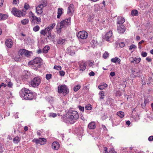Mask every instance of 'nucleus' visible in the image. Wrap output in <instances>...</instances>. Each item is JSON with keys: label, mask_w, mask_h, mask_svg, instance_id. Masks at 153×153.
Here are the masks:
<instances>
[{"label": "nucleus", "mask_w": 153, "mask_h": 153, "mask_svg": "<svg viewBox=\"0 0 153 153\" xmlns=\"http://www.w3.org/2000/svg\"><path fill=\"white\" fill-rule=\"evenodd\" d=\"M88 75L90 76H93L94 75L95 73L93 71H92L89 73Z\"/></svg>", "instance_id": "0e129e2a"}, {"label": "nucleus", "mask_w": 153, "mask_h": 153, "mask_svg": "<svg viewBox=\"0 0 153 153\" xmlns=\"http://www.w3.org/2000/svg\"><path fill=\"white\" fill-rule=\"evenodd\" d=\"M85 108L86 109L89 110H91L92 108L91 105L90 104L88 105H86L85 107Z\"/></svg>", "instance_id": "09e8293b"}, {"label": "nucleus", "mask_w": 153, "mask_h": 153, "mask_svg": "<svg viewBox=\"0 0 153 153\" xmlns=\"http://www.w3.org/2000/svg\"><path fill=\"white\" fill-rule=\"evenodd\" d=\"M29 22V20L27 19H25L21 21V23L23 25H25L27 24Z\"/></svg>", "instance_id": "2f4dec72"}, {"label": "nucleus", "mask_w": 153, "mask_h": 153, "mask_svg": "<svg viewBox=\"0 0 153 153\" xmlns=\"http://www.w3.org/2000/svg\"><path fill=\"white\" fill-rule=\"evenodd\" d=\"M32 20L33 21H36L38 22H41V19L40 18H38L36 16L34 18L32 19Z\"/></svg>", "instance_id": "72a5a7b5"}, {"label": "nucleus", "mask_w": 153, "mask_h": 153, "mask_svg": "<svg viewBox=\"0 0 153 153\" xmlns=\"http://www.w3.org/2000/svg\"><path fill=\"white\" fill-rule=\"evenodd\" d=\"M5 44L6 46L9 48H10L12 46L13 42L11 39H9L6 40Z\"/></svg>", "instance_id": "f3484780"}, {"label": "nucleus", "mask_w": 153, "mask_h": 153, "mask_svg": "<svg viewBox=\"0 0 153 153\" xmlns=\"http://www.w3.org/2000/svg\"><path fill=\"white\" fill-rule=\"evenodd\" d=\"M44 5H44L43 4H40L39 5L38 7L40 8V10H42L43 7L44 6Z\"/></svg>", "instance_id": "338daca9"}, {"label": "nucleus", "mask_w": 153, "mask_h": 153, "mask_svg": "<svg viewBox=\"0 0 153 153\" xmlns=\"http://www.w3.org/2000/svg\"><path fill=\"white\" fill-rule=\"evenodd\" d=\"M80 88V86L79 85H77L74 88V91H77Z\"/></svg>", "instance_id": "4c0bfd02"}, {"label": "nucleus", "mask_w": 153, "mask_h": 153, "mask_svg": "<svg viewBox=\"0 0 153 153\" xmlns=\"http://www.w3.org/2000/svg\"><path fill=\"white\" fill-rule=\"evenodd\" d=\"M62 10H58L57 18L59 19L60 16L63 13Z\"/></svg>", "instance_id": "473e14b6"}, {"label": "nucleus", "mask_w": 153, "mask_h": 153, "mask_svg": "<svg viewBox=\"0 0 153 153\" xmlns=\"http://www.w3.org/2000/svg\"><path fill=\"white\" fill-rule=\"evenodd\" d=\"M117 114L121 118H123L124 116V113L123 111H119L117 113Z\"/></svg>", "instance_id": "c85d7f7f"}, {"label": "nucleus", "mask_w": 153, "mask_h": 153, "mask_svg": "<svg viewBox=\"0 0 153 153\" xmlns=\"http://www.w3.org/2000/svg\"><path fill=\"white\" fill-rule=\"evenodd\" d=\"M53 68L57 70L60 71L61 69L62 68L60 66L55 65Z\"/></svg>", "instance_id": "79ce46f5"}, {"label": "nucleus", "mask_w": 153, "mask_h": 153, "mask_svg": "<svg viewBox=\"0 0 153 153\" xmlns=\"http://www.w3.org/2000/svg\"><path fill=\"white\" fill-rule=\"evenodd\" d=\"M59 147V144L57 142H53L52 145V148L55 150H58Z\"/></svg>", "instance_id": "dca6fc26"}, {"label": "nucleus", "mask_w": 153, "mask_h": 153, "mask_svg": "<svg viewBox=\"0 0 153 153\" xmlns=\"http://www.w3.org/2000/svg\"><path fill=\"white\" fill-rule=\"evenodd\" d=\"M131 59H132V60L131 61V62L133 63L134 64H138L141 61V59L140 58L132 57Z\"/></svg>", "instance_id": "2eb2a0df"}, {"label": "nucleus", "mask_w": 153, "mask_h": 153, "mask_svg": "<svg viewBox=\"0 0 153 153\" xmlns=\"http://www.w3.org/2000/svg\"><path fill=\"white\" fill-rule=\"evenodd\" d=\"M88 127L90 129H94L96 128V124L95 122H92L88 125Z\"/></svg>", "instance_id": "a211bd4d"}, {"label": "nucleus", "mask_w": 153, "mask_h": 153, "mask_svg": "<svg viewBox=\"0 0 153 153\" xmlns=\"http://www.w3.org/2000/svg\"><path fill=\"white\" fill-rule=\"evenodd\" d=\"M66 20H65L61 21L59 23H58L56 29H57V33H60L61 32V29L62 28H64L67 27V26L70 25L71 22V17H69Z\"/></svg>", "instance_id": "20e7f679"}, {"label": "nucleus", "mask_w": 153, "mask_h": 153, "mask_svg": "<svg viewBox=\"0 0 153 153\" xmlns=\"http://www.w3.org/2000/svg\"><path fill=\"white\" fill-rule=\"evenodd\" d=\"M4 151L3 147L0 144V153H2Z\"/></svg>", "instance_id": "69168bd1"}, {"label": "nucleus", "mask_w": 153, "mask_h": 153, "mask_svg": "<svg viewBox=\"0 0 153 153\" xmlns=\"http://www.w3.org/2000/svg\"><path fill=\"white\" fill-rule=\"evenodd\" d=\"M42 59L40 57H36L33 60L30 61L28 64L32 65V68L35 70H37L38 68H40L41 66V63Z\"/></svg>", "instance_id": "7ed1b4c3"}, {"label": "nucleus", "mask_w": 153, "mask_h": 153, "mask_svg": "<svg viewBox=\"0 0 153 153\" xmlns=\"http://www.w3.org/2000/svg\"><path fill=\"white\" fill-rule=\"evenodd\" d=\"M57 43L58 44L63 45L65 42L66 40L63 39L62 38H59L57 40Z\"/></svg>", "instance_id": "4be33fe9"}, {"label": "nucleus", "mask_w": 153, "mask_h": 153, "mask_svg": "<svg viewBox=\"0 0 153 153\" xmlns=\"http://www.w3.org/2000/svg\"><path fill=\"white\" fill-rule=\"evenodd\" d=\"M45 99L51 104H52L54 102V98L53 97L48 95L45 97Z\"/></svg>", "instance_id": "f8f14e48"}, {"label": "nucleus", "mask_w": 153, "mask_h": 153, "mask_svg": "<svg viewBox=\"0 0 153 153\" xmlns=\"http://www.w3.org/2000/svg\"><path fill=\"white\" fill-rule=\"evenodd\" d=\"M111 61L112 62L114 63L117 62L119 64L121 60L120 59L116 57L114 58L111 59Z\"/></svg>", "instance_id": "5701e85b"}, {"label": "nucleus", "mask_w": 153, "mask_h": 153, "mask_svg": "<svg viewBox=\"0 0 153 153\" xmlns=\"http://www.w3.org/2000/svg\"><path fill=\"white\" fill-rule=\"evenodd\" d=\"M99 94L100 95V99H103L104 98V92L102 91H100L99 93Z\"/></svg>", "instance_id": "c756f323"}, {"label": "nucleus", "mask_w": 153, "mask_h": 153, "mask_svg": "<svg viewBox=\"0 0 153 153\" xmlns=\"http://www.w3.org/2000/svg\"><path fill=\"white\" fill-rule=\"evenodd\" d=\"M78 108L79 109V110L81 111H82V112H84V107L83 106H78Z\"/></svg>", "instance_id": "6e6d98bb"}, {"label": "nucleus", "mask_w": 153, "mask_h": 153, "mask_svg": "<svg viewBox=\"0 0 153 153\" xmlns=\"http://www.w3.org/2000/svg\"><path fill=\"white\" fill-rule=\"evenodd\" d=\"M26 52H25V56L27 57L30 56V53H31L32 52L29 51H28L27 50H26Z\"/></svg>", "instance_id": "3c124183"}, {"label": "nucleus", "mask_w": 153, "mask_h": 153, "mask_svg": "<svg viewBox=\"0 0 153 153\" xmlns=\"http://www.w3.org/2000/svg\"><path fill=\"white\" fill-rule=\"evenodd\" d=\"M45 30H46L47 33H48L49 35L50 36V33H49V31L52 30L51 29V28L49 26H48L47 27L45 28Z\"/></svg>", "instance_id": "8fccbe9b"}, {"label": "nucleus", "mask_w": 153, "mask_h": 153, "mask_svg": "<svg viewBox=\"0 0 153 153\" xmlns=\"http://www.w3.org/2000/svg\"><path fill=\"white\" fill-rule=\"evenodd\" d=\"M107 85L106 83H103L99 85L98 88L100 90H102L107 87Z\"/></svg>", "instance_id": "b1692460"}, {"label": "nucleus", "mask_w": 153, "mask_h": 153, "mask_svg": "<svg viewBox=\"0 0 153 153\" xmlns=\"http://www.w3.org/2000/svg\"><path fill=\"white\" fill-rule=\"evenodd\" d=\"M141 71V70H139L138 71H137V69H134V70H132V72L133 75L137 74L135 76H140Z\"/></svg>", "instance_id": "6ab92c4d"}, {"label": "nucleus", "mask_w": 153, "mask_h": 153, "mask_svg": "<svg viewBox=\"0 0 153 153\" xmlns=\"http://www.w3.org/2000/svg\"><path fill=\"white\" fill-rule=\"evenodd\" d=\"M77 36L78 38L82 39H85L88 36V33L85 31H82L79 32Z\"/></svg>", "instance_id": "6e6552de"}, {"label": "nucleus", "mask_w": 153, "mask_h": 153, "mask_svg": "<svg viewBox=\"0 0 153 153\" xmlns=\"http://www.w3.org/2000/svg\"><path fill=\"white\" fill-rule=\"evenodd\" d=\"M112 35V33L111 31H109L105 35V40L107 41H109V39L111 37Z\"/></svg>", "instance_id": "4468645a"}, {"label": "nucleus", "mask_w": 153, "mask_h": 153, "mask_svg": "<svg viewBox=\"0 0 153 153\" xmlns=\"http://www.w3.org/2000/svg\"><path fill=\"white\" fill-rule=\"evenodd\" d=\"M39 144L40 145H42L46 143V140L44 138H39Z\"/></svg>", "instance_id": "412c9836"}, {"label": "nucleus", "mask_w": 153, "mask_h": 153, "mask_svg": "<svg viewBox=\"0 0 153 153\" xmlns=\"http://www.w3.org/2000/svg\"><path fill=\"white\" fill-rule=\"evenodd\" d=\"M74 46H71L67 49V53L70 55L73 56L75 54L76 50Z\"/></svg>", "instance_id": "1a4fd4ad"}, {"label": "nucleus", "mask_w": 153, "mask_h": 153, "mask_svg": "<svg viewBox=\"0 0 153 153\" xmlns=\"http://www.w3.org/2000/svg\"><path fill=\"white\" fill-rule=\"evenodd\" d=\"M74 8V6L73 4H70L69 6L68 10H73Z\"/></svg>", "instance_id": "c03bdc74"}, {"label": "nucleus", "mask_w": 153, "mask_h": 153, "mask_svg": "<svg viewBox=\"0 0 153 153\" xmlns=\"http://www.w3.org/2000/svg\"><path fill=\"white\" fill-rule=\"evenodd\" d=\"M148 140L149 141H153V136H150L148 138Z\"/></svg>", "instance_id": "774afa93"}, {"label": "nucleus", "mask_w": 153, "mask_h": 153, "mask_svg": "<svg viewBox=\"0 0 153 153\" xmlns=\"http://www.w3.org/2000/svg\"><path fill=\"white\" fill-rule=\"evenodd\" d=\"M25 52H26V50L24 49H22L20 50L19 51V54H21V56L25 55Z\"/></svg>", "instance_id": "f704fd0d"}, {"label": "nucleus", "mask_w": 153, "mask_h": 153, "mask_svg": "<svg viewBox=\"0 0 153 153\" xmlns=\"http://www.w3.org/2000/svg\"><path fill=\"white\" fill-rule=\"evenodd\" d=\"M52 75L50 74H46V78L47 80H49L51 78Z\"/></svg>", "instance_id": "49530a36"}, {"label": "nucleus", "mask_w": 153, "mask_h": 153, "mask_svg": "<svg viewBox=\"0 0 153 153\" xmlns=\"http://www.w3.org/2000/svg\"><path fill=\"white\" fill-rule=\"evenodd\" d=\"M125 22L124 18L121 16H118L117 19V24L118 25H123Z\"/></svg>", "instance_id": "9b49d317"}, {"label": "nucleus", "mask_w": 153, "mask_h": 153, "mask_svg": "<svg viewBox=\"0 0 153 153\" xmlns=\"http://www.w3.org/2000/svg\"><path fill=\"white\" fill-rule=\"evenodd\" d=\"M136 48V46L134 44H132L130 46L129 48V50L130 51L132 49H135Z\"/></svg>", "instance_id": "a19ab883"}, {"label": "nucleus", "mask_w": 153, "mask_h": 153, "mask_svg": "<svg viewBox=\"0 0 153 153\" xmlns=\"http://www.w3.org/2000/svg\"><path fill=\"white\" fill-rule=\"evenodd\" d=\"M59 75L62 76H64L65 72L63 71H60L59 72Z\"/></svg>", "instance_id": "603ef678"}, {"label": "nucleus", "mask_w": 153, "mask_h": 153, "mask_svg": "<svg viewBox=\"0 0 153 153\" xmlns=\"http://www.w3.org/2000/svg\"><path fill=\"white\" fill-rule=\"evenodd\" d=\"M91 43L92 45V47L93 48H94L95 47L96 45H97L98 44V43L97 41L95 40L94 39H93L91 41Z\"/></svg>", "instance_id": "bb28decb"}, {"label": "nucleus", "mask_w": 153, "mask_h": 153, "mask_svg": "<svg viewBox=\"0 0 153 153\" xmlns=\"http://www.w3.org/2000/svg\"><path fill=\"white\" fill-rule=\"evenodd\" d=\"M8 17V16L7 15L0 13V20H5Z\"/></svg>", "instance_id": "aec40b11"}, {"label": "nucleus", "mask_w": 153, "mask_h": 153, "mask_svg": "<svg viewBox=\"0 0 153 153\" xmlns=\"http://www.w3.org/2000/svg\"><path fill=\"white\" fill-rule=\"evenodd\" d=\"M87 64L85 63H82L79 64V69L80 71L82 72L86 68Z\"/></svg>", "instance_id": "ddd939ff"}, {"label": "nucleus", "mask_w": 153, "mask_h": 153, "mask_svg": "<svg viewBox=\"0 0 153 153\" xmlns=\"http://www.w3.org/2000/svg\"><path fill=\"white\" fill-rule=\"evenodd\" d=\"M131 14L133 16H137L138 15L137 10H131Z\"/></svg>", "instance_id": "cd10ccee"}, {"label": "nucleus", "mask_w": 153, "mask_h": 153, "mask_svg": "<svg viewBox=\"0 0 153 153\" xmlns=\"http://www.w3.org/2000/svg\"><path fill=\"white\" fill-rule=\"evenodd\" d=\"M146 60H147L148 62H150L152 61V59L149 57L148 56L146 58Z\"/></svg>", "instance_id": "e2e57ef3"}, {"label": "nucleus", "mask_w": 153, "mask_h": 153, "mask_svg": "<svg viewBox=\"0 0 153 153\" xmlns=\"http://www.w3.org/2000/svg\"><path fill=\"white\" fill-rule=\"evenodd\" d=\"M48 115L49 117H55L57 116L56 114L53 113H50Z\"/></svg>", "instance_id": "c9c22d12"}, {"label": "nucleus", "mask_w": 153, "mask_h": 153, "mask_svg": "<svg viewBox=\"0 0 153 153\" xmlns=\"http://www.w3.org/2000/svg\"><path fill=\"white\" fill-rule=\"evenodd\" d=\"M19 0H13V3L14 4H16L17 3H19Z\"/></svg>", "instance_id": "052dcab7"}, {"label": "nucleus", "mask_w": 153, "mask_h": 153, "mask_svg": "<svg viewBox=\"0 0 153 153\" xmlns=\"http://www.w3.org/2000/svg\"><path fill=\"white\" fill-rule=\"evenodd\" d=\"M7 85L6 84H5L4 82H2L0 85V88L2 87L5 88L7 86Z\"/></svg>", "instance_id": "13d9d810"}, {"label": "nucleus", "mask_w": 153, "mask_h": 153, "mask_svg": "<svg viewBox=\"0 0 153 153\" xmlns=\"http://www.w3.org/2000/svg\"><path fill=\"white\" fill-rule=\"evenodd\" d=\"M141 55L143 57H146L147 56V53L146 52H142Z\"/></svg>", "instance_id": "5fc2aeb1"}, {"label": "nucleus", "mask_w": 153, "mask_h": 153, "mask_svg": "<svg viewBox=\"0 0 153 153\" xmlns=\"http://www.w3.org/2000/svg\"><path fill=\"white\" fill-rule=\"evenodd\" d=\"M36 12L38 14H41L43 13L42 10H36Z\"/></svg>", "instance_id": "bf43d9fd"}, {"label": "nucleus", "mask_w": 153, "mask_h": 153, "mask_svg": "<svg viewBox=\"0 0 153 153\" xmlns=\"http://www.w3.org/2000/svg\"><path fill=\"white\" fill-rule=\"evenodd\" d=\"M24 7L25 10H28L30 8V6L28 4L25 3L24 4Z\"/></svg>", "instance_id": "a18cd8bd"}, {"label": "nucleus", "mask_w": 153, "mask_h": 153, "mask_svg": "<svg viewBox=\"0 0 153 153\" xmlns=\"http://www.w3.org/2000/svg\"><path fill=\"white\" fill-rule=\"evenodd\" d=\"M50 47L49 46H46L43 49V52L45 53H47Z\"/></svg>", "instance_id": "a878e982"}, {"label": "nucleus", "mask_w": 153, "mask_h": 153, "mask_svg": "<svg viewBox=\"0 0 153 153\" xmlns=\"http://www.w3.org/2000/svg\"><path fill=\"white\" fill-rule=\"evenodd\" d=\"M13 85V83L10 82H9L7 84V86L9 88H12Z\"/></svg>", "instance_id": "4d7b16f0"}, {"label": "nucleus", "mask_w": 153, "mask_h": 153, "mask_svg": "<svg viewBox=\"0 0 153 153\" xmlns=\"http://www.w3.org/2000/svg\"><path fill=\"white\" fill-rule=\"evenodd\" d=\"M47 32L46 30L45 29L42 30L40 31V33L41 34L45 36L46 34L47 33Z\"/></svg>", "instance_id": "37998d69"}, {"label": "nucleus", "mask_w": 153, "mask_h": 153, "mask_svg": "<svg viewBox=\"0 0 153 153\" xmlns=\"http://www.w3.org/2000/svg\"><path fill=\"white\" fill-rule=\"evenodd\" d=\"M119 45L120 47L122 48L124 47L125 46V45L124 42H122L119 43Z\"/></svg>", "instance_id": "864d4df0"}, {"label": "nucleus", "mask_w": 153, "mask_h": 153, "mask_svg": "<svg viewBox=\"0 0 153 153\" xmlns=\"http://www.w3.org/2000/svg\"><path fill=\"white\" fill-rule=\"evenodd\" d=\"M117 30L119 33H123L126 30L125 26L123 25H117Z\"/></svg>", "instance_id": "9d476101"}, {"label": "nucleus", "mask_w": 153, "mask_h": 153, "mask_svg": "<svg viewBox=\"0 0 153 153\" xmlns=\"http://www.w3.org/2000/svg\"><path fill=\"white\" fill-rule=\"evenodd\" d=\"M153 80V76H149L148 80L147 81V84H149L151 83L152 81Z\"/></svg>", "instance_id": "7c9ffc66"}, {"label": "nucleus", "mask_w": 153, "mask_h": 153, "mask_svg": "<svg viewBox=\"0 0 153 153\" xmlns=\"http://www.w3.org/2000/svg\"><path fill=\"white\" fill-rule=\"evenodd\" d=\"M108 53L107 52L105 51L103 54L102 57L104 59H106L108 57Z\"/></svg>", "instance_id": "e433bc0d"}, {"label": "nucleus", "mask_w": 153, "mask_h": 153, "mask_svg": "<svg viewBox=\"0 0 153 153\" xmlns=\"http://www.w3.org/2000/svg\"><path fill=\"white\" fill-rule=\"evenodd\" d=\"M79 117V115L76 111L69 110L65 115L62 117L61 120L67 124H73Z\"/></svg>", "instance_id": "f257e3e1"}, {"label": "nucleus", "mask_w": 153, "mask_h": 153, "mask_svg": "<svg viewBox=\"0 0 153 153\" xmlns=\"http://www.w3.org/2000/svg\"><path fill=\"white\" fill-rule=\"evenodd\" d=\"M74 12V10H68L67 12V14L69 16H72Z\"/></svg>", "instance_id": "ea45409f"}, {"label": "nucleus", "mask_w": 153, "mask_h": 153, "mask_svg": "<svg viewBox=\"0 0 153 153\" xmlns=\"http://www.w3.org/2000/svg\"><path fill=\"white\" fill-rule=\"evenodd\" d=\"M39 28L40 27L38 25H36L33 28V30L34 31L37 32L39 30Z\"/></svg>", "instance_id": "58836bf2"}, {"label": "nucleus", "mask_w": 153, "mask_h": 153, "mask_svg": "<svg viewBox=\"0 0 153 153\" xmlns=\"http://www.w3.org/2000/svg\"><path fill=\"white\" fill-rule=\"evenodd\" d=\"M55 25L56 24L55 23H53L51 24L49 27H50L51 28V29H52L53 27L55 26Z\"/></svg>", "instance_id": "680f3d73"}, {"label": "nucleus", "mask_w": 153, "mask_h": 153, "mask_svg": "<svg viewBox=\"0 0 153 153\" xmlns=\"http://www.w3.org/2000/svg\"><path fill=\"white\" fill-rule=\"evenodd\" d=\"M41 78L39 76L35 77L31 82V85L33 87L38 86L40 83Z\"/></svg>", "instance_id": "0eeeda50"}, {"label": "nucleus", "mask_w": 153, "mask_h": 153, "mask_svg": "<svg viewBox=\"0 0 153 153\" xmlns=\"http://www.w3.org/2000/svg\"><path fill=\"white\" fill-rule=\"evenodd\" d=\"M32 141L33 142L37 144H39V139H37L36 138L33 139L32 140Z\"/></svg>", "instance_id": "de8ad7c7"}, {"label": "nucleus", "mask_w": 153, "mask_h": 153, "mask_svg": "<svg viewBox=\"0 0 153 153\" xmlns=\"http://www.w3.org/2000/svg\"><path fill=\"white\" fill-rule=\"evenodd\" d=\"M34 93L28 89L26 88H22L19 92L20 96L25 100H31L34 97Z\"/></svg>", "instance_id": "f03ea898"}, {"label": "nucleus", "mask_w": 153, "mask_h": 153, "mask_svg": "<svg viewBox=\"0 0 153 153\" xmlns=\"http://www.w3.org/2000/svg\"><path fill=\"white\" fill-rule=\"evenodd\" d=\"M21 138L18 136H16L13 139V142L14 143H18L20 140Z\"/></svg>", "instance_id": "393cba45"}, {"label": "nucleus", "mask_w": 153, "mask_h": 153, "mask_svg": "<svg viewBox=\"0 0 153 153\" xmlns=\"http://www.w3.org/2000/svg\"><path fill=\"white\" fill-rule=\"evenodd\" d=\"M11 13L14 16L18 17L24 16L26 13V10H12Z\"/></svg>", "instance_id": "423d86ee"}, {"label": "nucleus", "mask_w": 153, "mask_h": 153, "mask_svg": "<svg viewBox=\"0 0 153 153\" xmlns=\"http://www.w3.org/2000/svg\"><path fill=\"white\" fill-rule=\"evenodd\" d=\"M58 89V92L59 93H62L64 96L69 93V90L67 86L65 85L59 86Z\"/></svg>", "instance_id": "39448f33"}]
</instances>
